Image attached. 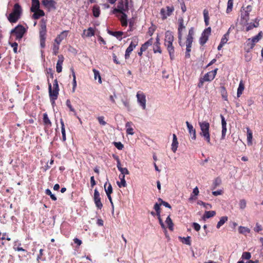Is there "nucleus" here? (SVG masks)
<instances>
[{
    "instance_id": "4d7b16f0",
    "label": "nucleus",
    "mask_w": 263,
    "mask_h": 263,
    "mask_svg": "<svg viewBox=\"0 0 263 263\" xmlns=\"http://www.w3.org/2000/svg\"><path fill=\"white\" fill-rule=\"evenodd\" d=\"M198 204L203 205L206 209H210L212 208V205L211 204L206 203L202 201H199L198 202Z\"/></svg>"
},
{
    "instance_id": "3c124183",
    "label": "nucleus",
    "mask_w": 263,
    "mask_h": 263,
    "mask_svg": "<svg viewBox=\"0 0 263 263\" xmlns=\"http://www.w3.org/2000/svg\"><path fill=\"white\" fill-rule=\"evenodd\" d=\"M113 144L119 150H122L124 148L123 144L120 142H114Z\"/></svg>"
},
{
    "instance_id": "052dcab7",
    "label": "nucleus",
    "mask_w": 263,
    "mask_h": 263,
    "mask_svg": "<svg viewBox=\"0 0 263 263\" xmlns=\"http://www.w3.org/2000/svg\"><path fill=\"white\" fill-rule=\"evenodd\" d=\"M46 74H48L50 78L53 79V74H54V70L51 68H48L46 69Z\"/></svg>"
},
{
    "instance_id": "2eb2a0df",
    "label": "nucleus",
    "mask_w": 263,
    "mask_h": 263,
    "mask_svg": "<svg viewBox=\"0 0 263 263\" xmlns=\"http://www.w3.org/2000/svg\"><path fill=\"white\" fill-rule=\"evenodd\" d=\"M218 71V68H216L214 70L209 71L205 73L203 77H201L203 80L205 82H211L213 81L215 78L217 72Z\"/></svg>"
},
{
    "instance_id": "4468645a",
    "label": "nucleus",
    "mask_w": 263,
    "mask_h": 263,
    "mask_svg": "<svg viewBox=\"0 0 263 263\" xmlns=\"http://www.w3.org/2000/svg\"><path fill=\"white\" fill-rule=\"evenodd\" d=\"M137 101L143 109L146 108V97L143 92L138 91L137 93Z\"/></svg>"
},
{
    "instance_id": "0eeeda50",
    "label": "nucleus",
    "mask_w": 263,
    "mask_h": 263,
    "mask_svg": "<svg viewBox=\"0 0 263 263\" xmlns=\"http://www.w3.org/2000/svg\"><path fill=\"white\" fill-rule=\"evenodd\" d=\"M46 20L44 18L41 20L40 29V41L41 48H44L45 47V42L46 39Z\"/></svg>"
},
{
    "instance_id": "680f3d73",
    "label": "nucleus",
    "mask_w": 263,
    "mask_h": 263,
    "mask_svg": "<svg viewBox=\"0 0 263 263\" xmlns=\"http://www.w3.org/2000/svg\"><path fill=\"white\" fill-rule=\"evenodd\" d=\"M159 201H160L161 202H160V204L161 205H163L165 207L168 208H169L170 209H172V206H171V205L168 202L163 201L161 198H159Z\"/></svg>"
},
{
    "instance_id": "09e8293b",
    "label": "nucleus",
    "mask_w": 263,
    "mask_h": 263,
    "mask_svg": "<svg viewBox=\"0 0 263 263\" xmlns=\"http://www.w3.org/2000/svg\"><path fill=\"white\" fill-rule=\"evenodd\" d=\"M160 203L158 204V203H156L154 205V209L156 212V215L157 216H159L160 215L161 211H160Z\"/></svg>"
},
{
    "instance_id": "1a4fd4ad",
    "label": "nucleus",
    "mask_w": 263,
    "mask_h": 263,
    "mask_svg": "<svg viewBox=\"0 0 263 263\" xmlns=\"http://www.w3.org/2000/svg\"><path fill=\"white\" fill-rule=\"evenodd\" d=\"M174 7L173 5L167 6L160 10V15L162 20H165L168 17L171 16L174 11Z\"/></svg>"
},
{
    "instance_id": "5701e85b",
    "label": "nucleus",
    "mask_w": 263,
    "mask_h": 263,
    "mask_svg": "<svg viewBox=\"0 0 263 263\" xmlns=\"http://www.w3.org/2000/svg\"><path fill=\"white\" fill-rule=\"evenodd\" d=\"M40 4L39 0H31V12L37 11V10L40 9Z\"/></svg>"
},
{
    "instance_id": "e433bc0d",
    "label": "nucleus",
    "mask_w": 263,
    "mask_h": 263,
    "mask_svg": "<svg viewBox=\"0 0 263 263\" xmlns=\"http://www.w3.org/2000/svg\"><path fill=\"white\" fill-rule=\"evenodd\" d=\"M119 178L121 180L120 182H117L119 187H125L126 186V183L124 175H119Z\"/></svg>"
},
{
    "instance_id": "58836bf2",
    "label": "nucleus",
    "mask_w": 263,
    "mask_h": 263,
    "mask_svg": "<svg viewBox=\"0 0 263 263\" xmlns=\"http://www.w3.org/2000/svg\"><path fill=\"white\" fill-rule=\"evenodd\" d=\"M92 71H93V72L94 73V79H95V80H96L98 79V82L100 84H101L102 83V80H101V77L100 76L99 71L98 70L96 69H93Z\"/></svg>"
},
{
    "instance_id": "69168bd1",
    "label": "nucleus",
    "mask_w": 263,
    "mask_h": 263,
    "mask_svg": "<svg viewBox=\"0 0 263 263\" xmlns=\"http://www.w3.org/2000/svg\"><path fill=\"white\" fill-rule=\"evenodd\" d=\"M155 30L156 28L155 27H151L148 28L147 34L150 36H152L153 35Z\"/></svg>"
},
{
    "instance_id": "a211bd4d",
    "label": "nucleus",
    "mask_w": 263,
    "mask_h": 263,
    "mask_svg": "<svg viewBox=\"0 0 263 263\" xmlns=\"http://www.w3.org/2000/svg\"><path fill=\"white\" fill-rule=\"evenodd\" d=\"M153 51L155 53H162V50L160 47V38L158 35H157L156 39V42L154 44Z\"/></svg>"
},
{
    "instance_id": "e2e57ef3",
    "label": "nucleus",
    "mask_w": 263,
    "mask_h": 263,
    "mask_svg": "<svg viewBox=\"0 0 263 263\" xmlns=\"http://www.w3.org/2000/svg\"><path fill=\"white\" fill-rule=\"evenodd\" d=\"M97 119L101 125H105L106 124V122L104 121V117L103 116L98 117Z\"/></svg>"
},
{
    "instance_id": "ea45409f",
    "label": "nucleus",
    "mask_w": 263,
    "mask_h": 263,
    "mask_svg": "<svg viewBox=\"0 0 263 263\" xmlns=\"http://www.w3.org/2000/svg\"><path fill=\"white\" fill-rule=\"evenodd\" d=\"M228 217L227 216H223L221 217L220 220L218 222L216 228L217 229H219L224 223L228 221Z\"/></svg>"
},
{
    "instance_id": "dca6fc26",
    "label": "nucleus",
    "mask_w": 263,
    "mask_h": 263,
    "mask_svg": "<svg viewBox=\"0 0 263 263\" xmlns=\"http://www.w3.org/2000/svg\"><path fill=\"white\" fill-rule=\"evenodd\" d=\"M42 4L47 8L55 9L57 3L54 0H42Z\"/></svg>"
},
{
    "instance_id": "393cba45",
    "label": "nucleus",
    "mask_w": 263,
    "mask_h": 263,
    "mask_svg": "<svg viewBox=\"0 0 263 263\" xmlns=\"http://www.w3.org/2000/svg\"><path fill=\"white\" fill-rule=\"evenodd\" d=\"M178 146L177 138L175 134L173 135V141L172 143V150L174 153H176Z\"/></svg>"
},
{
    "instance_id": "a19ab883",
    "label": "nucleus",
    "mask_w": 263,
    "mask_h": 263,
    "mask_svg": "<svg viewBox=\"0 0 263 263\" xmlns=\"http://www.w3.org/2000/svg\"><path fill=\"white\" fill-rule=\"evenodd\" d=\"M238 232L240 234L246 235L250 232V230L247 227L240 226L238 228Z\"/></svg>"
},
{
    "instance_id": "f3484780",
    "label": "nucleus",
    "mask_w": 263,
    "mask_h": 263,
    "mask_svg": "<svg viewBox=\"0 0 263 263\" xmlns=\"http://www.w3.org/2000/svg\"><path fill=\"white\" fill-rule=\"evenodd\" d=\"M186 124L192 139L195 140L196 139V133L195 128H194L193 125L191 124L188 121L186 122Z\"/></svg>"
},
{
    "instance_id": "de8ad7c7",
    "label": "nucleus",
    "mask_w": 263,
    "mask_h": 263,
    "mask_svg": "<svg viewBox=\"0 0 263 263\" xmlns=\"http://www.w3.org/2000/svg\"><path fill=\"white\" fill-rule=\"evenodd\" d=\"M45 194L49 196L53 201H56L57 200L56 196L52 193L49 189H47L45 190Z\"/></svg>"
},
{
    "instance_id": "c03bdc74",
    "label": "nucleus",
    "mask_w": 263,
    "mask_h": 263,
    "mask_svg": "<svg viewBox=\"0 0 263 263\" xmlns=\"http://www.w3.org/2000/svg\"><path fill=\"white\" fill-rule=\"evenodd\" d=\"M60 44L54 43L52 46V53L53 54L56 55L59 53Z\"/></svg>"
},
{
    "instance_id": "b1692460",
    "label": "nucleus",
    "mask_w": 263,
    "mask_h": 263,
    "mask_svg": "<svg viewBox=\"0 0 263 263\" xmlns=\"http://www.w3.org/2000/svg\"><path fill=\"white\" fill-rule=\"evenodd\" d=\"M33 14L32 15V18H33L34 20H38L41 17L45 15V12H44V11L40 9L37 10V11H33Z\"/></svg>"
},
{
    "instance_id": "473e14b6",
    "label": "nucleus",
    "mask_w": 263,
    "mask_h": 263,
    "mask_svg": "<svg viewBox=\"0 0 263 263\" xmlns=\"http://www.w3.org/2000/svg\"><path fill=\"white\" fill-rule=\"evenodd\" d=\"M60 123L61 124V132H62V140H63V141L64 142L66 140V132H65L64 123L62 118L60 119Z\"/></svg>"
},
{
    "instance_id": "864d4df0",
    "label": "nucleus",
    "mask_w": 263,
    "mask_h": 263,
    "mask_svg": "<svg viewBox=\"0 0 263 263\" xmlns=\"http://www.w3.org/2000/svg\"><path fill=\"white\" fill-rule=\"evenodd\" d=\"M221 183V180L220 178L217 177L215 178L213 182L214 189H215L217 186H219Z\"/></svg>"
},
{
    "instance_id": "a18cd8bd",
    "label": "nucleus",
    "mask_w": 263,
    "mask_h": 263,
    "mask_svg": "<svg viewBox=\"0 0 263 263\" xmlns=\"http://www.w3.org/2000/svg\"><path fill=\"white\" fill-rule=\"evenodd\" d=\"M66 104L67 106L69 108L70 111L73 112L74 113V115H77L76 110L72 106L71 102L69 99H67L66 101Z\"/></svg>"
},
{
    "instance_id": "8fccbe9b",
    "label": "nucleus",
    "mask_w": 263,
    "mask_h": 263,
    "mask_svg": "<svg viewBox=\"0 0 263 263\" xmlns=\"http://www.w3.org/2000/svg\"><path fill=\"white\" fill-rule=\"evenodd\" d=\"M251 257V253L248 252H245L242 253L241 258L243 259L249 260Z\"/></svg>"
},
{
    "instance_id": "423d86ee",
    "label": "nucleus",
    "mask_w": 263,
    "mask_h": 263,
    "mask_svg": "<svg viewBox=\"0 0 263 263\" xmlns=\"http://www.w3.org/2000/svg\"><path fill=\"white\" fill-rule=\"evenodd\" d=\"M199 125L201 129L200 135L208 144H211L210 123L207 121L199 122Z\"/></svg>"
},
{
    "instance_id": "cd10ccee",
    "label": "nucleus",
    "mask_w": 263,
    "mask_h": 263,
    "mask_svg": "<svg viewBox=\"0 0 263 263\" xmlns=\"http://www.w3.org/2000/svg\"><path fill=\"white\" fill-rule=\"evenodd\" d=\"M122 15L120 18V21L121 23V25L123 27H126L127 26V16L125 13H121Z\"/></svg>"
},
{
    "instance_id": "39448f33",
    "label": "nucleus",
    "mask_w": 263,
    "mask_h": 263,
    "mask_svg": "<svg viewBox=\"0 0 263 263\" xmlns=\"http://www.w3.org/2000/svg\"><path fill=\"white\" fill-rule=\"evenodd\" d=\"M22 8L21 5L16 3L14 4L12 11L10 13L8 17V20L11 23H15L20 18L22 14Z\"/></svg>"
},
{
    "instance_id": "4be33fe9",
    "label": "nucleus",
    "mask_w": 263,
    "mask_h": 263,
    "mask_svg": "<svg viewBox=\"0 0 263 263\" xmlns=\"http://www.w3.org/2000/svg\"><path fill=\"white\" fill-rule=\"evenodd\" d=\"M138 39L137 37L134 38L126 50L131 53L134 49L138 45Z\"/></svg>"
},
{
    "instance_id": "603ef678",
    "label": "nucleus",
    "mask_w": 263,
    "mask_h": 263,
    "mask_svg": "<svg viewBox=\"0 0 263 263\" xmlns=\"http://www.w3.org/2000/svg\"><path fill=\"white\" fill-rule=\"evenodd\" d=\"M0 239L1 240L7 239L8 241H10L11 240V238L8 236V235L6 233H4L2 234L0 232Z\"/></svg>"
},
{
    "instance_id": "5fc2aeb1",
    "label": "nucleus",
    "mask_w": 263,
    "mask_h": 263,
    "mask_svg": "<svg viewBox=\"0 0 263 263\" xmlns=\"http://www.w3.org/2000/svg\"><path fill=\"white\" fill-rule=\"evenodd\" d=\"M119 171L121 172V174L120 175H124L125 177V175L129 174V172L126 167H122L120 169Z\"/></svg>"
},
{
    "instance_id": "79ce46f5",
    "label": "nucleus",
    "mask_w": 263,
    "mask_h": 263,
    "mask_svg": "<svg viewBox=\"0 0 263 263\" xmlns=\"http://www.w3.org/2000/svg\"><path fill=\"white\" fill-rule=\"evenodd\" d=\"M247 141L248 144H252V140L253 138L252 132L249 127L247 128Z\"/></svg>"
},
{
    "instance_id": "a878e982",
    "label": "nucleus",
    "mask_w": 263,
    "mask_h": 263,
    "mask_svg": "<svg viewBox=\"0 0 263 263\" xmlns=\"http://www.w3.org/2000/svg\"><path fill=\"white\" fill-rule=\"evenodd\" d=\"M13 248L15 251H22L27 253H28L27 250L21 247V243L18 240L14 241Z\"/></svg>"
},
{
    "instance_id": "ddd939ff",
    "label": "nucleus",
    "mask_w": 263,
    "mask_h": 263,
    "mask_svg": "<svg viewBox=\"0 0 263 263\" xmlns=\"http://www.w3.org/2000/svg\"><path fill=\"white\" fill-rule=\"evenodd\" d=\"M93 199L96 207L101 210L103 207V204L101 201L100 194L97 189L94 190Z\"/></svg>"
},
{
    "instance_id": "6e6d98bb",
    "label": "nucleus",
    "mask_w": 263,
    "mask_h": 263,
    "mask_svg": "<svg viewBox=\"0 0 263 263\" xmlns=\"http://www.w3.org/2000/svg\"><path fill=\"white\" fill-rule=\"evenodd\" d=\"M233 2H229V1L228 2L227 8V10H226V12L227 13H229L231 11H232V8H233Z\"/></svg>"
},
{
    "instance_id": "aec40b11",
    "label": "nucleus",
    "mask_w": 263,
    "mask_h": 263,
    "mask_svg": "<svg viewBox=\"0 0 263 263\" xmlns=\"http://www.w3.org/2000/svg\"><path fill=\"white\" fill-rule=\"evenodd\" d=\"M68 31H63L54 39V43L60 44L61 42L67 37Z\"/></svg>"
},
{
    "instance_id": "9d476101",
    "label": "nucleus",
    "mask_w": 263,
    "mask_h": 263,
    "mask_svg": "<svg viewBox=\"0 0 263 263\" xmlns=\"http://www.w3.org/2000/svg\"><path fill=\"white\" fill-rule=\"evenodd\" d=\"M262 32L261 31L257 35L253 37L252 39H248L247 46L249 47V49H252L254 48L255 43L258 42L262 38Z\"/></svg>"
},
{
    "instance_id": "6e6552de",
    "label": "nucleus",
    "mask_w": 263,
    "mask_h": 263,
    "mask_svg": "<svg viewBox=\"0 0 263 263\" xmlns=\"http://www.w3.org/2000/svg\"><path fill=\"white\" fill-rule=\"evenodd\" d=\"M27 32V29L22 25H18L11 31V34L14 35L15 40L20 41Z\"/></svg>"
},
{
    "instance_id": "f257e3e1",
    "label": "nucleus",
    "mask_w": 263,
    "mask_h": 263,
    "mask_svg": "<svg viewBox=\"0 0 263 263\" xmlns=\"http://www.w3.org/2000/svg\"><path fill=\"white\" fill-rule=\"evenodd\" d=\"M178 28H177V35L178 44L181 47H183L185 45L186 51L185 57L186 58H190V52L192 47V44L194 41V36L195 35V29L194 27H191L189 29L188 33L185 36V41L183 42V31L186 28V25L182 16L178 18L177 21Z\"/></svg>"
},
{
    "instance_id": "7ed1b4c3",
    "label": "nucleus",
    "mask_w": 263,
    "mask_h": 263,
    "mask_svg": "<svg viewBox=\"0 0 263 263\" xmlns=\"http://www.w3.org/2000/svg\"><path fill=\"white\" fill-rule=\"evenodd\" d=\"M47 81L50 101L52 105L54 106L55 104V100H57L59 94L60 88L57 79H55L53 81V88H52L51 84L50 83L48 79Z\"/></svg>"
},
{
    "instance_id": "20e7f679",
    "label": "nucleus",
    "mask_w": 263,
    "mask_h": 263,
    "mask_svg": "<svg viewBox=\"0 0 263 263\" xmlns=\"http://www.w3.org/2000/svg\"><path fill=\"white\" fill-rule=\"evenodd\" d=\"M130 7H133L132 0H119L117 8L114 9V13H125L127 12Z\"/></svg>"
},
{
    "instance_id": "7c9ffc66",
    "label": "nucleus",
    "mask_w": 263,
    "mask_h": 263,
    "mask_svg": "<svg viewBox=\"0 0 263 263\" xmlns=\"http://www.w3.org/2000/svg\"><path fill=\"white\" fill-rule=\"evenodd\" d=\"M132 122H127L125 124V127L126 128V134L128 135H133L134 134V129L132 127Z\"/></svg>"
},
{
    "instance_id": "412c9836",
    "label": "nucleus",
    "mask_w": 263,
    "mask_h": 263,
    "mask_svg": "<svg viewBox=\"0 0 263 263\" xmlns=\"http://www.w3.org/2000/svg\"><path fill=\"white\" fill-rule=\"evenodd\" d=\"M95 34V29L92 27H89L87 29L84 30L82 36L91 37L92 36H93Z\"/></svg>"
},
{
    "instance_id": "f704fd0d",
    "label": "nucleus",
    "mask_w": 263,
    "mask_h": 263,
    "mask_svg": "<svg viewBox=\"0 0 263 263\" xmlns=\"http://www.w3.org/2000/svg\"><path fill=\"white\" fill-rule=\"evenodd\" d=\"M203 13L205 25L206 26H208L209 25V20H210V17H209V11L207 9H205L203 10Z\"/></svg>"
},
{
    "instance_id": "6ab92c4d",
    "label": "nucleus",
    "mask_w": 263,
    "mask_h": 263,
    "mask_svg": "<svg viewBox=\"0 0 263 263\" xmlns=\"http://www.w3.org/2000/svg\"><path fill=\"white\" fill-rule=\"evenodd\" d=\"M43 122L45 126V129L49 128L51 127L52 123L48 118V115L46 112L44 113L43 115Z\"/></svg>"
},
{
    "instance_id": "f03ea898",
    "label": "nucleus",
    "mask_w": 263,
    "mask_h": 263,
    "mask_svg": "<svg viewBox=\"0 0 263 263\" xmlns=\"http://www.w3.org/2000/svg\"><path fill=\"white\" fill-rule=\"evenodd\" d=\"M174 36L173 32L167 30L165 32L164 45L168 51L170 59L174 60L175 56V47L173 45Z\"/></svg>"
},
{
    "instance_id": "338daca9",
    "label": "nucleus",
    "mask_w": 263,
    "mask_h": 263,
    "mask_svg": "<svg viewBox=\"0 0 263 263\" xmlns=\"http://www.w3.org/2000/svg\"><path fill=\"white\" fill-rule=\"evenodd\" d=\"M105 192L107 194H111L112 193V188L110 183H109V185L107 189H105Z\"/></svg>"
},
{
    "instance_id": "f8f14e48",
    "label": "nucleus",
    "mask_w": 263,
    "mask_h": 263,
    "mask_svg": "<svg viewBox=\"0 0 263 263\" xmlns=\"http://www.w3.org/2000/svg\"><path fill=\"white\" fill-rule=\"evenodd\" d=\"M242 10L241 12V18L245 22H247L249 20L250 12L252 10V7L251 5L247 6L246 8L242 7Z\"/></svg>"
},
{
    "instance_id": "c9c22d12",
    "label": "nucleus",
    "mask_w": 263,
    "mask_h": 263,
    "mask_svg": "<svg viewBox=\"0 0 263 263\" xmlns=\"http://www.w3.org/2000/svg\"><path fill=\"white\" fill-rule=\"evenodd\" d=\"M216 212L214 211H205L203 216V219H208L214 216Z\"/></svg>"
},
{
    "instance_id": "bb28decb",
    "label": "nucleus",
    "mask_w": 263,
    "mask_h": 263,
    "mask_svg": "<svg viewBox=\"0 0 263 263\" xmlns=\"http://www.w3.org/2000/svg\"><path fill=\"white\" fill-rule=\"evenodd\" d=\"M108 33L109 34L115 36L119 41H121L122 39V35L123 34V32L122 31H112L109 30Z\"/></svg>"
},
{
    "instance_id": "4c0bfd02",
    "label": "nucleus",
    "mask_w": 263,
    "mask_h": 263,
    "mask_svg": "<svg viewBox=\"0 0 263 263\" xmlns=\"http://www.w3.org/2000/svg\"><path fill=\"white\" fill-rule=\"evenodd\" d=\"M92 13L95 17H98L99 16L100 14V7L98 5H95L92 8Z\"/></svg>"
},
{
    "instance_id": "9b49d317",
    "label": "nucleus",
    "mask_w": 263,
    "mask_h": 263,
    "mask_svg": "<svg viewBox=\"0 0 263 263\" xmlns=\"http://www.w3.org/2000/svg\"><path fill=\"white\" fill-rule=\"evenodd\" d=\"M211 32V27H208L204 30L199 39V43L201 45L203 46L206 43V42L208 40L209 36L210 35Z\"/></svg>"
},
{
    "instance_id": "72a5a7b5",
    "label": "nucleus",
    "mask_w": 263,
    "mask_h": 263,
    "mask_svg": "<svg viewBox=\"0 0 263 263\" xmlns=\"http://www.w3.org/2000/svg\"><path fill=\"white\" fill-rule=\"evenodd\" d=\"M165 223L167 224L168 229L170 231H173L174 230V223L172 220L171 219L170 216L168 215L165 220Z\"/></svg>"
},
{
    "instance_id": "0e129e2a",
    "label": "nucleus",
    "mask_w": 263,
    "mask_h": 263,
    "mask_svg": "<svg viewBox=\"0 0 263 263\" xmlns=\"http://www.w3.org/2000/svg\"><path fill=\"white\" fill-rule=\"evenodd\" d=\"M184 240L182 241V242L190 246L191 245V237L187 236L186 237L183 238Z\"/></svg>"
},
{
    "instance_id": "49530a36",
    "label": "nucleus",
    "mask_w": 263,
    "mask_h": 263,
    "mask_svg": "<svg viewBox=\"0 0 263 263\" xmlns=\"http://www.w3.org/2000/svg\"><path fill=\"white\" fill-rule=\"evenodd\" d=\"M112 157H113V158L115 160H116L117 161V168H118V170L119 171L120 169H121L122 167L121 166V162H120L119 157L118 155H116L115 154H113L112 155Z\"/></svg>"
},
{
    "instance_id": "37998d69",
    "label": "nucleus",
    "mask_w": 263,
    "mask_h": 263,
    "mask_svg": "<svg viewBox=\"0 0 263 263\" xmlns=\"http://www.w3.org/2000/svg\"><path fill=\"white\" fill-rule=\"evenodd\" d=\"M230 29L228 30L227 32L223 35L222 36L220 43H221V44H225L228 41V37L229 36L230 33Z\"/></svg>"
},
{
    "instance_id": "bf43d9fd",
    "label": "nucleus",
    "mask_w": 263,
    "mask_h": 263,
    "mask_svg": "<svg viewBox=\"0 0 263 263\" xmlns=\"http://www.w3.org/2000/svg\"><path fill=\"white\" fill-rule=\"evenodd\" d=\"M239 207L241 209H244L247 205V202L246 201L245 199H241L239 201Z\"/></svg>"
},
{
    "instance_id": "c756f323",
    "label": "nucleus",
    "mask_w": 263,
    "mask_h": 263,
    "mask_svg": "<svg viewBox=\"0 0 263 263\" xmlns=\"http://www.w3.org/2000/svg\"><path fill=\"white\" fill-rule=\"evenodd\" d=\"M70 71L72 73V76L73 77V80H72V92L75 91V89L77 87V81H76V76L75 74V72L74 70V68L73 67L70 68Z\"/></svg>"
},
{
    "instance_id": "c85d7f7f",
    "label": "nucleus",
    "mask_w": 263,
    "mask_h": 263,
    "mask_svg": "<svg viewBox=\"0 0 263 263\" xmlns=\"http://www.w3.org/2000/svg\"><path fill=\"white\" fill-rule=\"evenodd\" d=\"M245 89V85L242 81H240L237 89V96L240 97Z\"/></svg>"
},
{
    "instance_id": "2f4dec72",
    "label": "nucleus",
    "mask_w": 263,
    "mask_h": 263,
    "mask_svg": "<svg viewBox=\"0 0 263 263\" xmlns=\"http://www.w3.org/2000/svg\"><path fill=\"white\" fill-rule=\"evenodd\" d=\"M220 92L222 98L225 101H228V93L226 88L224 86H221L220 87Z\"/></svg>"
},
{
    "instance_id": "13d9d810",
    "label": "nucleus",
    "mask_w": 263,
    "mask_h": 263,
    "mask_svg": "<svg viewBox=\"0 0 263 263\" xmlns=\"http://www.w3.org/2000/svg\"><path fill=\"white\" fill-rule=\"evenodd\" d=\"M9 44L13 48V52L15 53H16L17 52V46H18L17 43L16 42H14V43H12L9 42Z\"/></svg>"
},
{
    "instance_id": "774afa93",
    "label": "nucleus",
    "mask_w": 263,
    "mask_h": 263,
    "mask_svg": "<svg viewBox=\"0 0 263 263\" xmlns=\"http://www.w3.org/2000/svg\"><path fill=\"white\" fill-rule=\"evenodd\" d=\"M262 230L261 226L258 223H256L255 227L254 229V231L256 232H259Z\"/></svg>"
}]
</instances>
